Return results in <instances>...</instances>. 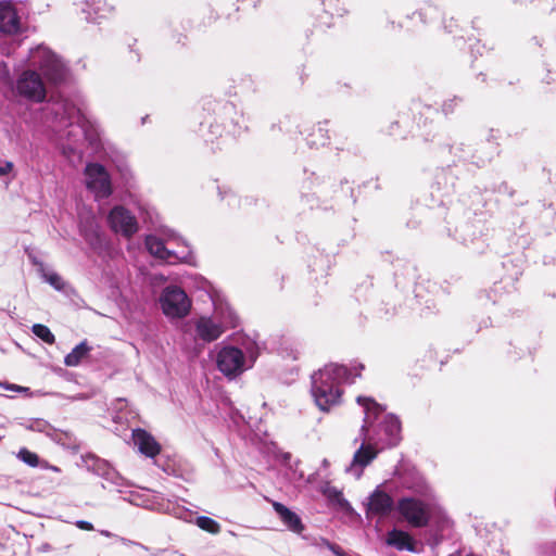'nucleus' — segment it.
Returning <instances> with one entry per match:
<instances>
[{"label":"nucleus","mask_w":556,"mask_h":556,"mask_svg":"<svg viewBox=\"0 0 556 556\" xmlns=\"http://www.w3.org/2000/svg\"><path fill=\"white\" fill-rule=\"evenodd\" d=\"M364 365L358 363L349 368L344 365L329 364L315 371L311 379V393L316 406L321 412H329L332 407L341 403L343 383H353Z\"/></svg>","instance_id":"1"},{"label":"nucleus","mask_w":556,"mask_h":556,"mask_svg":"<svg viewBox=\"0 0 556 556\" xmlns=\"http://www.w3.org/2000/svg\"><path fill=\"white\" fill-rule=\"evenodd\" d=\"M356 402L364 408V422L359 430V438L362 444L355 451L353 458L349 466L345 467V472L359 479L364 469L378 456L379 451L377 444L374 443L375 439L371 437L370 428L372 424L382 414L383 407L375 400L367 396H358Z\"/></svg>","instance_id":"2"},{"label":"nucleus","mask_w":556,"mask_h":556,"mask_svg":"<svg viewBox=\"0 0 556 556\" xmlns=\"http://www.w3.org/2000/svg\"><path fill=\"white\" fill-rule=\"evenodd\" d=\"M163 238L156 235H149L146 237V248L149 253L154 257L164 262L174 264L177 262L181 263H193V255L191 250L185 243L181 244V249L176 251L166 247L168 243L180 242V239L176 236L173 230H163Z\"/></svg>","instance_id":"3"},{"label":"nucleus","mask_w":556,"mask_h":556,"mask_svg":"<svg viewBox=\"0 0 556 556\" xmlns=\"http://www.w3.org/2000/svg\"><path fill=\"white\" fill-rule=\"evenodd\" d=\"M47 112L52 115L56 129L77 125L84 131H87V126L91 125L90 119L84 113L83 109L71 99L62 98L49 103L47 105Z\"/></svg>","instance_id":"4"},{"label":"nucleus","mask_w":556,"mask_h":556,"mask_svg":"<svg viewBox=\"0 0 556 556\" xmlns=\"http://www.w3.org/2000/svg\"><path fill=\"white\" fill-rule=\"evenodd\" d=\"M235 316L230 309L217 307L212 316H201L195 320L197 338L204 342L217 340L228 327L235 324Z\"/></svg>","instance_id":"5"},{"label":"nucleus","mask_w":556,"mask_h":556,"mask_svg":"<svg viewBox=\"0 0 556 556\" xmlns=\"http://www.w3.org/2000/svg\"><path fill=\"white\" fill-rule=\"evenodd\" d=\"M28 64L31 67H38L45 77L52 83H60L65 78V65L58 55L45 46H37L29 51Z\"/></svg>","instance_id":"6"},{"label":"nucleus","mask_w":556,"mask_h":556,"mask_svg":"<svg viewBox=\"0 0 556 556\" xmlns=\"http://www.w3.org/2000/svg\"><path fill=\"white\" fill-rule=\"evenodd\" d=\"M470 212L460 214L459 207H454L447 217L448 236L463 244L473 242L481 232L480 220H473Z\"/></svg>","instance_id":"7"},{"label":"nucleus","mask_w":556,"mask_h":556,"mask_svg":"<svg viewBox=\"0 0 556 556\" xmlns=\"http://www.w3.org/2000/svg\"><path fill=\"white\" fill-rule=\"evenodd\" d=\"M305 178L301 184V200L309 207H321L323 203L333 191L334 184L328 178L319 177L314 172L304 170Z\"/></svg>","instance_id":"8"},{"label":"nucleus","mask_w":556,"mask_h":556,"mask_svg":"<svg viewBox=\"0 0 556 556\" xmlns=\"http://www.w3.org/2000/svg\"><path fill=\"white\" fill-rule=\"evenodd\" d=\"M160 305L166 317L181 319L189 314L191 300L181 288L168 286L160 295Z\"/></svg>","instance_id":"9"},{"label":"nucleus","mask_w":556,"mask_h":556,"mask_svg":"<svg viewBox=\"0 0 556 556\" xmlns=\"http://www.w3.org/2000/svg\"><path fill=\"white\" fill-rule=\"evenodd\" d=\"M86 187L96 199H105L112 193L111 178L106 169L98 164L90 163L85 168Z\"/></svg>","instance_id":"10"},{"label":"nucleus","mask_w":556,"mask_h":556,"mask_svg":"<svg viewBox=\"0 0 556 556\" xmlns=\"http://www.w3.org/2000/svg\"><path fill=\"white\" fill-rule=\"evenodd\" d=\"M397 510L403 518L415 528H424L429 523L428 506L414 497H403L397 503Z\"/></svg>","instance_id":"11"},{"label":"nucleus","mask_w":556,"mask_h":556,"mask_svg":"<svg viewBox=\"0 0 556 556\" xmlns=\"http://www.w3.org/2000/svg\"><path fill=\"white\" fill-rule=\"evenodd\" d=\"M371 437L375 439V444L381 445L380 448L397 445L401 440V421L393 414L386 415L377 432Z\"/></svg>","instance_id":"12"},{"label":"nucleus","mask_w":556,"mask_h":556,"mask_svg":"<svg viewBox=\"0 0 556 556\" xmlns=\"http://www.w3.org/2000/svg\"><path fill=\"white\" fill-rule=\"evenodd\" d=\"M111 229L126 238L132 237L139 229L137 218L124 206H114L108 216Z\"/></svg>","instance_id":"13"},{"label":"nucleus","mask_w":556,"mask_h":556,"mask_svg":"<svg viewBox=\"0 0 556 556\" xmlns=\"http://www.w3.org/2000/svg\"><path fill=\"white\" fill-rule=\"evenodd\" d=\"M17 92L35 102L46 98V88L40 76L31 70L25 71L16 83Z\"/></svg>","instance_id":"14"},{"label":"nucleus","mask_w":556,"mask_h":556,"mask_svg":"<svg viewBox=\"0 0 556 556\" xmlns=\"http://www.w3.org/2000/svg\"><path fill=\"white\" fill-rule=\"evenodd\" d=\"M218 369L228 378H235L242 371L243 354L237 348H224L217 356Z\"/></svg>","instance_id":"15"},{"label":"nucleus","mask_w":556,"mask_h":556,"mask_svg":"<svg viewBox=\"0 0 556 556\" xmlns=\"http://www.w3.org/2000/svg\"><path fill=\"white\" fill-rule=\"evenodd\" d=\"M393 507V498L377 488L368 497L365 514L367 518L372 516L386 517L392 511Z\"/></svg>","instance_id":"16"},{"label":"nucleus","mask_w":556,"mask_h":556,"mask_svg":"<svg viewBox=\"0 0 556 556\" xmlns=\"http://www.w3.org/2000/svg\"><path fill=\"white\" fill-rule=\"evenodd\" d=\"M440 16L441 12L438 7L432 4H426L422 8L406 15L407 21L414 22L415 20H419V25L414 24L412 27H408V30L412 33L420 31L425 27L437 21Z\"/></svg>","instance_id":"17"},{"label":"nucleus","mask_w":556,"mask_h":556,"mask_svg":"<svg viewBox=\"0 0 556 556\" xmlns=\"http://www.w3.org/2000/svg\"><path fill=\"white\" fill-rule=\"evenodd\" d=\"M0 30L15 34L20 30V17L16 9L10 1H0Z\"/></svg>","instance_id":"18"},{"label":"nucleus","mask_w":556,"mask_h":556,"mask_svg":"<svg viewBox=\"0 0 556 556\" xmlns=\"http://www.w3.org/2000/svg\"><path fill=\"white\" fill-rule=\"evenodd\" d=\"M132 440L139 452L147 457H155L161 452V445L152 434L142 429L132 431Z\"/></svg>","instance_id":"19"},{"label":"nucleus","mask_w":556,"mask_h":556,"mask_svg":"<svg viewBox=\"0 0 556 556\" xmlns=\"http://www.w3.org/2000/svg\"><path fill=\"white\" fill-rule=\"evenodd\" d=\"M245 370L251 368L256 362L257 357L266 349V344L261 340L260 334L255 331L245 333Z\"/></svg>","instance_id":"20"},{"label":"nucleus","mask_w":556,"mask_h":556,"mask_svg":"<svg viewBox=\"0 0 556 556\" xmlns=\"http://www.w3.org/2000/svg\"><path fill=\"white\" fill-rule=\"evenodd\" d=\"M273 508L290 531L300 534L304 530L301 518L287 506L279 502H274Z\"/></svg>","instance_id":"21"},{"label":"nucleus","mask_w":556,"mask_h":556,"mask_svg":"<svg viewBox=\"0 0 556 556\" xmlns=\"http://www.w3.org/2000/svg\"><path fill=\"white\" fill-rule=\"evenodd\" d=\"M386 542L397 551L415 552V541L407 532L402 530L394 528L389 531Z\"/></svg>","instance_id":"22"},{"label":"nucleus","mask_w":556,"mask_h":556,"mask_svg":"<svg viewBox=\"0 0 556 556\" xmlns=\"http://www.w3.org/2000/svg\"><path fill=\"white\" fill-rule=\"evenodd\" d=\"M450 152L454 154L458 160L466 161L472 164H476L477 166H484L488 161H490V156H479L476 153H473L470 146H466L464 143H459L457 146H452L450 148Z\"/></svg>","instance_id":"23"},{"label":"nucleus","mask_w":556,"mask_h":556,"mask_svg":"<svg viewBox=\"0 0 556 556\" xmlns=\"http://www.w3.org/2000/svg\"><path fill=\"white\" fill-rule=\"evenodd\" d=\"M320 492L330 505L339 507L342 510L352 509L349 501L344 498L342 491L331 485L329 482L321 485Z\"/></svg>","instance_id":"24"},{"label":"nucleus","mask_w":556,"mask_h":556,"mask_svg":"<svg viewBox=\"0 0 556 556\" xmlns=\"http://www.w3.org/2000/svg\"><path fill=\"white\" fill-rule=\"evenodd\" d=\"M329 129L328 122H319L315 126H313L311 132L306 138V143L309 148H319L324 147L329 142Z\"/></svg>","instance_id":"25"},{"label":"nucleus","mask_w":556,"mask_h":556,"mask_svg":"<svg viewBox=\"0 0 556 556\" xmlns=\"http://www.w3.org/2000/svg\"><path fill=\"white\" fill-rule=\"evenodd\" d=\"M86 7L84 11L87 14V18L94 22L105 17L112 10L104 0H92L91 3L86 1Z\"/></svg>","instance_id":"26"},{"label":"nucleus","mask_w":556,"mask_h":556,"mask_svg":"<svg viewBox=\"0 0 556 556\" xmlns=\"http://www.w3.org/2000/svg\"><path fill=\"white\" fill-rule=\"evenodd\" d=\"M91 348L87 344L86 341H83L65 356L64 364L68 367H76L89 354Z\"/></svg>","instance_id":"27"},{"label":"nucleus","mask_w":556,"mask_h":556,"mask_svg":"<svg viewBox=\"0 0 556 556\" xmlns=\"http://www.w3.org/2000/svg\"><path fill=\"white\" fill-rule=\"evenodd\" d=\"M38 271L40 273L43 280L52 286L55 290H64L65 282L59 274L47 269L42 263H38Z\"/></svg>","instance_id":"28"},{"label":"nucleus","mask_w":556,"mask_h":556,"mask_svg":"<svg viewBox=\"0 0 556 556\" xmlns=\"http://www.w3.org/2000/svg\"><path fill=\"white\" fill-rule=\"evenodd\" d=\"M24 427L34 432L45 433L47 437L52 438L55 430L54 428L43 419H30L24 424Z\"/></svg>","instance_id":"29"},{"label":"nucleus","mask_w":556,"mask_h":556,"mask_svg":"<svg viewBox=\"0 0 556 556\" xmlns=\"http://www.w3.org/2000/svg\"><path fill=\"white\" fill-rule=\"evenodd\" d=\"M464 102V98L459 96H453L452 98H448L443 101L441 104V112L448 116L453 114Z\"/></svg>","instance_id":"30"},{"label":"nucleus","mask_w":556,"mask_h":556,"mask_svg":"<svg viewBox=\"0 0 556 556\" xmlns=\"http://www.w3.org/2000/svg\"><path fill=\"white\" fill-rule=\"evenodd\" d=\"M195 525L200 529L207 531L210 533H213V534L218 533L220 530V526L218 525V522H216L214 519L206 517V516L198 517L195 520Z\"/></svg>","instance_id":"31"},{"label":"nucleus","mask_w":556,"mask_h":556,"mask_svg":"<svg viewBox=\"0 0 556 556\" xmlns=\"http://www.w3.org/2000/svg\"><path fill=\"white\" fill-rule=\"evenodd\" d=\"M35 336L40 338L43 342L48 344H53L55 341L54 334L50 331V329L41 324H35L31 328Z\"/></svg>","instance_id":"32"},{"label":"nucleus","mask_w":556,"mask_h":556,"mask_svg":"<svg viewBox=\"0 0 556 556\" xmlns=\"http://www.w3.org/2000/svg\"><path fill=\"white\" fill-rule=\"evenodd\" d=\"M98 473L103 476L106 480L113 482L114 484L121 485V483H119L121 477L105 462L99 463Z\"/></svg>","instance_id":"33"},{"label":"nucleus","mask_w":556,"mask_h":556,"mask_svg":"<svg viewBox=\"0 0 556 556\" xmlns=\"http://www.w3.org/2000/svg\"><path fill=\"white\" fill-rule=\"evenodd\" d=\"M17 458L30 467H38L40 465L39 456L25 447L18 451Z\"/></svg>","instance_id":"34"},{"label":"nucleus","mask_w":556,"mask_h":556,"mask_svg":"<svg viewBox=\"0 0 556 556\" xmlns=\"http://www.w3.org/2000/svg\"><path fill=\"white\" fill-rule=\"evenodd\" d=\"M443 28L447 34L453 35L454 37L463 38L460 35L462 28L459 27L457 21L454 17H450L448 20L443 21Z\"/></svg>","instance_id":"35"},{"label":"nucleus","mask_w":556,"mask_h":556,"mask_svg":"<svg viewBox=\"0 0 556 556\" xmlns=\"http://www.w3.org/2000/svg\"><path fill=\"white\" fill-rule=\"evenodd\" d=\"M11 86L9 68L5 64H0V90Z\"/></svg>","instance_id":"36"},{"label":"nucleus","mask_w":556,"mask_h":556,"mask_svg":"<svg viewBox=\"0 0 556 556\" xmlns=\"http://www.w3.org/2000/svg\"><path fill=\"white\" fill-rule=\"evenodd\" d=\"M540 556H556V543H545L540 547Z\"/></svg>","instance_id":"37"},{"label":"nucleus","mask_w":556,"mask_h":556,"mask_svg":"<svg viewBox=\"0 0 556 556\" xmlns=\"http://www.w3.org/2000/svg\"><path fill=\"white\" fill-rule=\"evenodd\" d=\"M0 387L4 388L5 390L15 391V392H25V393L29 392L28 388L21 387V386H17V384L8 383V382H1L0 381Z\"/></svg>","instance_id":"38"},{"label":"nucleus","mask_w":556,"mask_h":556,"mask_svg":"<svg viewBox=\"0 0 556 556\" xmlns=\"http://www.w3.org/2000/svg\"><path fill=\"white\" fill-rule=\"evenodd\" d=\"M13 168V164L11 162H4L0 165V176H4L9 174Z\"/></svg>","instance_id":"39"},{"label":"nucleus","mask_w":556,"mask_h":556,"mask_svg":"<svg viewBox=\"0 0 556 556\" xmlns=\"http://www.w3.org/2000/svg\"><path fill=\"white\" fill-rule=\"evenodd\" d=\"M76 526H77L79 529H81V530H87V531H91V530H93V526H92L90 522L85 521V520H78V521L76 522Z\"/></svg>","instance_id":"40"},{"label":"nucleus","mask_w":556,"mask_h":556,"mask_svg":"<svg viewBox=\"0 0 556 556\" xmlns=\"http://www.w3.org/2000/svg\"><path fill=\"white\" fill-rule=\"evenodd\" d=\"M414 24H418L419 25V20H415L414 22H410V21H407L405 18L404 23L403 24H400L399 26L402 28V27H405L407 30H408V27H412Z\"/></svg>","instance_id":"41"},{"label":"nucleus","mask_w":556,"mask_h":556,"mask_svg":"<svg viewBox=\"0 0 556 556\" xmlns=\"http://www.w3.org/2000/svg\"><path fill=\"white\" fill-rule=\"evenodd\" d=\"M290 121H291V116H285V117H283V119H281V121L279 122V128H280V130H282V129H283V127L286 126V124H287L288 122H290Z\"/></svg>","instance_id":"42"},{"label":"nucleus","mask_w":556,"mask_h":556,"mask_svg":"<svg viewBox=\"0 0 556 556\" xmlns=\"http://www.w3.org/2000/svg\"><path fill=\"white\" fill-rule=\"evenodd\" d=\"M50 464H48L46 460H40V465L38 467L49 469Z\"/></svg>","instance_id":"43"},{"label":"nucleus","mask_w":556,"mask_h":556,"mask_svg":"<svg viewBox=\"0 0 556 556\" xmlns=\"http://www.w3.org/2000/svg\"><path fill=\"white\" fill-rule=\"evenodd\" d=\"M489 326H491V320H490V318H488L486 320H483V327H484V328H486V327H489ZM481 328H482V326H480V329H481Z\"/></svg>","instance_id":"44"},{"label":"nucleus","mask_w":556,"mask_h":556,"mask_svg":"<svg viewBox=\"0 0 556 556\" xmlns=\"http://www.w3.org/2000/svg\"><path fill=\"white\" fill-rule=\"evenodd\" d=\"M49 470H52V471H54V472H59V471H60V468H59V467H56V466L51 465V466H49Z\"/></svg>","instance_id":"45"},{"label":"nucleus","mask_w":556,"mask_h":556,"mask_svg":"<svg viewBox=\"0 0 556 556\" xmlns=\"http://www.w3.org/2000/svg\"><path fill=\"white\" fill-rule=\"evenodd\" d=\"M291 458V454L290 453H285L283 454V460L287 462Z\"/></svg>","instance_id":"46"},{"label":"nucleus","mask_w":556,"mask_h":556,"mask_svg":"<svg viewBox=\"0 0 556 556\" xmlns=\"http://www.w3.org/2000/svg\"><path fill=\"white\" fill-rule=\"evenodd\" d=\"M323 466H324L325 468L329 466V462H328V459H326V458H325V459L323 460Z\"/></svg>","instance_id":"47"},{"label":"nucleus","mask_w":556,"mask_h":556,"mask_svg":"<svg viewBox=\"0 0 556 556\" xmlns=\"http://www.w3.org/2000/svg\"><path fill=\"white\" fill-rule=\"evenodd\" d=\"M441 176H445V174H444V173H442L441 175H438V176H437V179H438V180H437V185H440V178H441Z\"/></svg>","instance_id":"48"},{"label":"nucleus","mask_w":556,"mask_h":556,"mask_svg":"<svg viewBox=\"0 0 556 556\" xmlns=\"http://www.w3.org/2000/svg\"><path fill=\"white\" fill-rule=\"evenodd\" d=\"M41 549H42V551H47V549H48V545H43V546L41 547Z\"/></svg>","instance_id":"49"},{"label":"nucleus","mask_w":556,"mask_h":556,"mask_svg":"<svg viewBox=\"0 0 556 556\" xmlns=\"http://www.w3.org/2000/svg\"><path fill=\"white\" fill-rule=\"evenodd\" d=\"M450 556H455V555H450Z\"/></svg>","instance_id":"50"}]
</instances>
